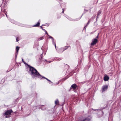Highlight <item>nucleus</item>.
<instances>
[{
	"label": "nucleus",
	"mask_w": 121,
	"mask_h": 121,
	"mask_svg": "<svg viewBox=\"0 0 121 121\" xmlns=\"http://www.w3.org/2000/svg\"><path fill=\"white\" fill-rule=\"evenodd\" d=\"M29 67L30 68L29 72L32 76L34 77H38L40 78H43L47 80L50 82H52L50 80L46 78L43 77L40 75L37 70L34 68L30 65L29 66Z\"/></svg>",
	"instance_id": "nucleus-1"
},
{
	"label": "nucleus",
	"mask_w": 121,
	"mask_h": 121,
	"mask_svg": "<svg viewBox=\"0 0 121 121\" xmlns=\"http://www.w3.org/2000/svg\"><path fill=\"white\" fill-rule=\"evenodd\" d=\"M12 111V110H8L5 113V115H6V117L8 118L10 117Z\"/></svg>",
	"instance_id": "nucleus-2"
},
{
	"label": "nucleus",
	"mask_w": 121,
	"mask_h": 121,
	"mask_svg": "<svg viewBox=\"0 0 121 121\" xmlns=\"http://www.w3.org/2000/svg\"><path fill=\"white\" fill-rule=\"evenodd\" d=\"M108 88L107 85H104L102 87V92H104L106 91Z\"/></svg>",
	"instance_id": "nucleus-3"
},
{
	"label": "nucleus",
	"mask_w": 121,
	"mask_h": 121,
	"mask_svg": "<svg viewBox=\"0 0 121 121\" xmlns=\"http://www.w3.org/2000/svg\"><path fill=\"white\" fill-rule=\"evenodd\" d=\"M83 14H82V15L81 16V17L80 18H79V19H76V20H74L73 19H72L71 18L69 17L68 16H67V17H66L67 18H68L69 20L70 21H76L80 19L81 18V17H82V16L83 15Z\"/></svg>",
	"instance_id": "nucleus-4"
},
{
	"label": "nucleus",
	"mask_w": 121,
	"mask_h": 121,
	"mask_svg": "<svg viewBox=\"0 0 121 121\" xmlns=\"http://www.w3.org/2000/svg\"><path fill=\"white\" fill-rule=\"evenodd\" d=\"M97 39H94L92 40V42L91 44V45H94L97 42Z\"/></svg>",
	"instance_id": "nucleus-5"
},
{
	"label": "nucleus",
	"mask_w": 121,
	"mask_h": 121,
	"mask_svg": "<svg viewBox=\"0 0 121 121\" xmlns=\"http://www.w3.org/2000/svg\"><path fill=\"white\" fill-rule=\"evenodd\" d=\"M77 86L75 84H73L71 87V89H73V90H75Z\"/></svg>",
	"instance_id": "nucleus-6"
},
{
	"label": "nucleus",
	"mask_w": 121,
	"mask_h": 121,
	"mask_svg": "<svg viewBox=\"0 0 121 121\" xmlns=\"http://www.w3.org/2000/svg\"><path fill=\"white\" fill-rule=\"evenodd\" d=\"M109 78V77L107 75L105 74V75L104 77V81H108Z\"/></svg>",
	"instance_id": "nucleus-7"
},
{
	"label": "nucleus",
	"mask_w": 121,
	"mask_h": 121,
	"mask_svg": "<svg viewBox=\"0 0 121 121\" xmlns=\"http://www.w3.org/2000/svg\"><path fill=\"white\" fill-rule=\"evenodd\" d=\"M40 24V20H39V22L37 23V24L34 25L33 26L34 27H38L39 26Z\"/></svg>",
	"instance_id": "nucleus-8"
},
{
	"label": "nucleus",
	"mask_w": 121,
	"mask_h": 121,
	"mask_svg": "<svg viewBox=\"0 0 121 121\" xmlns=\"http://www.w3.org/2000/svg\"><path fill=\"white\" fill-rule=\"evenodd\" d=\"M49 38H51L52 39V43H53V44H54L55 47V48H56V43L54 42V39H53V38L51 36H49Z\"/></svg>",
	"instance_id": "nucleus-9"
},
{
	"label": "nucleus",
	"mask_w": 121,
	"mask_h": 121,
	"mask_svg": "<svg viewBox=\"0 0 121 121\" xmlns=\"http://www.w3.org/2000/svg\"><path fill=\"white\" fill-rule=\"evenodd\" d=\"M80 121H91L90 119L88 118H85L83 119Z\"/></svg>",
	"instance_id": "nucleus-10"
},
{
	"label": "nucleus",
	"mask_w": 121,
	"mask_h": 121,
	"mask_svg": "<svg viewBox=\"0 0 121 121\" xmlns=\"http://www.w3.org/2000/svg\"><path fill=\"white\" fill-rule=\"evenodd\" d=\"M101 11L100 10H99L97 14V18H98V17L99 15L101 13Z\"/></svg>",
	"instance_id": "nucleus-11"
},
{
	"label": "nucleus",
	"mask_w": 121,
	"mask_h": 121,
	"mask_svg": "<svg viewBox=\"0 0 121 121\" xmlns=\"http://www.w3.org/2000/svg\"><path fill=\"white\" fill-rule=\"evenodd\" d=\"M59 102L58 99H56L55 101V104L56 105H58L59 104Z\"/></svg>",
	"instance_id": "nucleus-12"
},
{
	"label": "nucleus",
	"mask_w": 121,
	"mask_h": 121,
	"mask_svg": "<svg viewBox=\"0 0 121 121\" xmlns=\"http://www.w3.org/2000/svg\"><path fill=\"white\" fill-rule=\"evenodd\" d=\"M16 53H17V54L18 50L19 49V48L18 46H17L16 48Z\"/></svg>",
	"instance_id": "nucleus-13"
},
{
	"label": "nucleus",
	"mask_w": 121,
	"mask_h": 121,
	"mask_svg": "<svg viewBox=\"0 0 121 121\" xmlns=\"http://www.w3.org/2000/svg\"><path fill=\"white\" fill-rule=\"evenodd\" d=\"M2 11L4 12L6 15V17H7V13L6 11H5V9H4V10H3V9H2Z\"/></svg>",
	"instance_id": "nucleus-14"
},
{
	"label": "nucleus",
	"mask_w": 121,
	"mask_h": 121,
	"mask_svg": "<svg viewBox=\"0 0 121 121\" xmlns=\"http://www.w3.org/2000/svg\"><path fill=\"white\" fill-rule=\"evenodd\" d=\"M89 22H88L87 23V25L86 26L84 27V29H85V30H86V27L89 24Z\"/></svg>",
	"instance_id": "nucleus-15"
},
{
	"label": "nucleus",
	"mask_w": 121,
	"mask_h": 121,
	"mask_svg": "<svg viewBox=\"0 0 121 121\" xmlns=\"http://www.w3.org/2000/svg\"><path fill=\"white\" fill-rule=\"evenodd\" d=\"M11 22L13 23H14L15 24H16V22L14 21L13 20H12L11 21Z\"/></svg>",
	"instance_id": "nucleus-16"
},
{
	"label": "nucleus",
	"mask_w": 121,
	"mask_h": 121,
	"mask_svg": "<svg viewBox=\"0 0 121 121\" xmlns=\"http://www.w3.org/2000/svg\"><path fill=\"white\" fill-rule=\"evenodd\" d=\"M43 39V37L42 36L41 37L39 38L38 39V40H40Z\"/></svg>",
	"instance_id": "nucleus-17"
},
{
	"label": "nucleus",
	"mask_w": 121,
	"mask_h": 121,
	"mask_svg": "<svg viewBox=\"0 0 121 121\" xmlns=\"http://www.w3.org/2000/svg\"><path fill=\"white\" fill-rule=\"evenodd\" d=\"M42 109L43 110H44L45 109V108L44 107L43 108H42Z\"/></svg>",
	"instance_id": "nucleus-18"
},
{
	"label": "nucleus",
	"mask_w": 121,
	"mask_h": 121,
	"mask_svg": "<svg viewBox=\"0 0 121 121\" xmlns=\"http://www.w3.org/2000/svg\"><path fill=\"white\" fill-rule=\"evenodd\" d=\"M22 60L23 62L24 63H25L24 61L23 60V59H22Z\"/></svg>",
	"instance_id": "nucleus-19"
},
{
	"label": "nucleus",
	"mask_w": 121,
	"mask_h": 121,
	"mask_svg": "<svg viewBox=\"0 0 121 121\" xmlns=\"http://www.w3.org/2000/svg\"><path fill=\"white\" fill-rule=\"evenodd\" d=\"M41 28L43 30H45V29H43L42 28V27L41 26Z\"/></svg>",
	"instance_id": "nucleus-20"
},
{
	"label": "nucleus",
	"mask_w": 121,
	"mask_h": 121,
	"mask_svg": "<svg viewBox=\"0 0 121 121\" xmlns=\"http://www.w3.org/2000/svg\"><path fill=\"white\" fill-rule=\"evenodd\" d=\"M16 41L17 42V41H19V40H18L17 38H16Z\"/></svg>",
	"instance_id": "nucleus-21"
},
{
	"label": "nucleus",
	"mask_w": 121,
	"mask_h": 121,
	"mask_svg": "<svg viewBox=\"0 0 121 121\" xmlns=\"http://www.w3.org/2000/svg\"><path fill=\"white\" fill-rule=\"evenodd\" d=\"M98 35H99V34H98L97 36L96 37V38H98Z\"/></svg>",
	"instance_id": "nucleus-22"
},
{
	"label": "nucleus",
	"mask_w": 121,
	"mask_h": 121,
	"mask_svg": "<svg viewBox=\"0 0 121 121\" xmlns=\"http://www.w3.org/2000/svg\"><path fill=\"white\" fill-rule=\"evenodd\" d=\"M84 11H86V12H87L88 11V10H86L85 9H84Z\"/></svg>",
	"instance_id": "nucleus-23"
},
{
	"label": "nucleus",
	"mask_w": 121,
	"mask_h": 121,
	"mask_svg": "<svg viewBox=\"0 0 121 121\" xmlns=\"http://www.w3.org/2000/svg\"><path fill=\"white\" fill-rule=\"evenodd\" d=\"M93 110H94V111H96V110H98V109H93Z\"/></svg>",
	"instance_id": "nucleus-24"
},
{
	"label": "nucleus",
	"mask_w": 121,
	"mask_h": 121,
	"mask_svg": "<svg viewBox=\"0 0 121 121\" xmlns=\"http://www.w3.org/2000/svg\"><path fill=\"white\" fill-rule=\"evenodd\" d=\"M88 22L90 23V20H89V21H88Z\"/></svg>",
	"instance_id": "nucleus-25"
},
{
	"label": "nucleus",
	"mask_w": 121,
	"mask_h": 121,
	"mask_svg": "<svg viewBox=\"0 0 121 121\" xmlns=\"http://www.w3.org/2000/svg\"><path fill=\"white\" fill-rule=\"evenodd\" d=\"M64 10H63L62 11V13H64Z\"/></svg>",
	"instance_id": "nucleus-26"
},
{
	"label": "nucleus",
	"mask_w": 121,
	"mask_h": 121,
	"mask_svg": "<svg viewBox=\"0 0 121 121\" xmlns=\"http://www.w3.org/2000/svg\"><path fill=\"white\" fill-rule=\"evenodd\" d=\"M46 33L48 34V33H47L46 32Z\"/></svg>",
	"instance_id": "nucleus-27"
},
{
	"label": "nucleus",
	"mask_w": 121,
	"mask_h": 121,
	"mask_svg": "<svg viewBox=\"0 0 121 121\" xmlns=\"http://www.w3.org/2000/svg\"><path fill=\"white\" fill-rule=\"evenodd\" d=\"M51 62V61H49V63H50Z\"/></svg>",
	"instance_id": "nucleus-28"
},
{
	"label": "nucleus",
	"mask_w": 121,
	"mask_h": 121,
	"mask_svg": "<svg viewBox=\"0 0 121 121\" xmlns=\"http://www.w3.org/2000/svg\"><path fill=\"white\" fill-rule=\"evenodd\" d=\"M62 10H63H63H64V9H63Z\"/></svg>",
	"instance_id": "nucleus-29"
},
{
	"label": "nucleus",
	"mask_w": 121,
	"mask_h": 121,
	"mask_svg": "<svg viewBox=\"0 0 121 121\" xmlns=\"http://www.w3.org/2000/svg\"><path fill=\"white\" fill-rule=\"evenodd\" d=\"M86 12H85V11H84V13H85Z\"/></svg>",
	"instance_id": "nucleus-30"
},
{
	"label": "nucleus",
	"mask_w": 121,
	"mask_h": 121,
	"mask_svg": "<svg viewBox=\"0 0 121 121\" xmlns=\"http://www.w3.org/2000/svg\"><path fill=\"white\" fill-rule=\"evenodd\" d=\"M17 25H19V24H17Z\"/></svg>",
	"instance_id": "nucleus-31"
},
{
	"label": "nucleus",
	"mask_w": 121,
	"mask_h": 121,
	"mask_svg": "<svg viewBox=\"0 0 121 121\" xmlns=\"http://www.w3.org/2000/svg\"><path fill=\"white\" fill-rule=\"evenodd\" d=\"M84 30H85V29H84ZM84 30V29H83V30Z\"/></svg>",
	"instance_id": "nucleus-32"
},
{
	"label": "nucleus",
	"mask_w": 121,
	"mask_h": 121,
	"mask_svg": "<svg viewBox=\"0 0 121 121\" xmlns=\"http://www.w3.org/2000/svg\"><path fill=\"white\" fill-rule=\"evenodd\" d=\"M96 16V15H95V16Z\"/></svg>",
	"instance_id": "nucleus-33"
}]
</instances>
